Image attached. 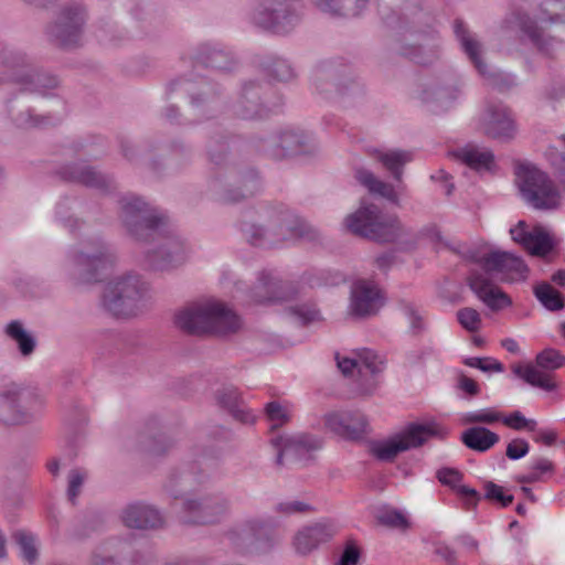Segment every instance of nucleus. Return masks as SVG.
<instances>
[{
  "mask_svg": "<svg viewBox=\"0 0 565 565\" xmlns=\"http://www.w3.org/2000/svg\"><path fill=\"white\" fill-rule=\"evenodd\" d=\"M119 217L134 239L153 245L145 252L149 268L169 270L185 260L186 245L162 210L127 193L119 199Z\"/></svg>",
  "mask_w": 565,
  "mask_h": 565,
  "instance_id": "f257e3e1",
  "label": "nucleus"
},
{
  "mask_svg": "<svg viewBox=\"0 0 565 565\" xmlns=\"http://www.w3.org/2000/svg\"><path fill=\"white\" fill-rule=\"evenodd\" d=\"M507 22L541 54L553 56L565 42V0H514Z\"/></svg>",
  "mask_w": 565,
  "mask_h": 565,
  "instance_id": "f03ea898",
  "label": "nucleus"
},
{
  "mask_svg": "<svg viewBox=\"0 0 565 565\" xmlns=\"http://www.w3.org/2000/svg\"><path fill=\"white\" fill-rule=\"evenodd\" d=\"M205 129L209 134L205 153L209 162L217 169L209 186L217 200L223 203H237L258 192L262 185L258 173L253 168H239L228 157L230 137L220 125L212 122Z\"/></svg>",
  "mask_w": 565,
  "mask_h": 565,
  "instance_id": "7ed1b4c3",
  "label": "nucleus"
},
{
  "mask_svg": "<svg viewBox=\"0 0 565 565\" xmlns=\"http://www.w3.org/2000/svg\"><path fill=\"white\" fill-rule=\"evenodd\" d=\"M0 84L15 83L24 92L47 96L60 83L55 75L38 68L21 43L10 39H0Z\"/></svg>",
  "mask_w": 565,
  "mask_h": 565,
  "instance_id": "20e7f679",
  "label": "nucleus"
},
{
  "mask_svg": "<svg viewBox=\"0 0 565 565\" xmlns=\"http://www.w3.org/2000/svg\"><path fill=\"white\" fill-rule=\"evenodd\" d=\"M175 326L191 335H228L239 330V316L226 303L216 299L192 302L174 316Z\"/></svg>",
  "mask_w": 565,
  "mask_h": 565,
  "instance_id": "39448f33",
  "label": "nucleus"
},
{
  "mask_svg": "<svg viewBox=\"0 0 565 565\" xmlns=\"http://www.w3.org/2000/svg\"><path fill=\"white\" fill-rule=\"evenodd\" d=\"M268 228L255 223L243 222L241 231L246 241L258 247H276L292 239L316 241L318 232L294 211L279 205L266 212Z\"/></svg>",
  "mask_w": 565,
  "mask_h": 565,
  "instance_id": "423d86ee",
  "label": "nucleus"
},
{
  "mask_svg": "<svg viewBox=\"0 0 565 565\" xmlns=\"http://www.w3.org/2000/svg\"><path fill=\"white\" fill-rule=\"evenodd\" d=\"M348 230L361 237L379 243L405 244V249L415 245V237L396 215L384 214L373 203H362L360 209L345 218Z\"/></svg>",
  "mask_w": 565,
  "mask_h": 565,
  "instance_id": "0eeeda50",
  "label": "nucleus"
},
{
  "mask_svg": "<svg viewBox=\"0 0 565 565\" xmlns=\"http://www.w3.org/2000/svg\"><path fill=\"white\" fill-rule=\"evenodd\" d=\"M46 403L44 393L30 385L0 380V424L12 426L34 420Z\"/></svg>",
  "mask_w": 565,
  "mask_h": 565,
  "instance_id": "6e6552de",
  "label": "nucleus"
},
{
  "mask_svg": "<svg viewBox=\"0 0 565 565\" xmlns=\"http://www.w3.org/2000/svg\"><path fill=\"white\" fill-rule=\"evenodd\" d=\"M114 263V254L100 237H88L66 253L65 269L77 284L96 282Z\"/></svg>",
  "mask_w": 565,
  "mask_h": 565,
  "instance_id": "1a4fd4ad",
  "label": "nucleus"
},
{
  "mask_svg": "<svg viewBox=\"0 0 565 565\" xmlns=\"http://www.w3.org/2000/svg\"><path fill=\"white\" fill-rule=\"evenodd\" d=\"M302 18L300 0H258L249 13V20L255 26L279 36L291 34Z\"/></svg>",
  "mask_w": 565,
  "mask_h": 565,
  "instance_id": "9d476101",
  "label": "nucleus"
},
{
  "mask_svg": "<svg viewBox=\"0 0 565 565\" xmlns=\"http://www.w3.org/2000/svg\"><path fill=\"white\" fill-rule=\"evenodd\" d=\"M375 159L392 174L397 182L396 188L380 180L372 171L364 168L355 170V179L371 193L379 194L391 203L399 205V194L405 190V184L402 181L403 169L413 160V153L406 150L376 151Z\"/></svg>",
  "mask_w": 565,
  "mask_h": 565,
  "instance_id": "9b49d317",
  "label": "nucleus"
},
{
  "mask_svg": "<svg viewBox=\"0 0 565 565\" xmlns=\"http://www.w3.org/2000/svg\"><path fill=\"white\" fill-rule=\"evenodd\" d=\"M147 292L148 286L138 275H124L106 285L102 305L115 317H132L140 311Z\"/></svg>",
  "mask_w": 565,
  "mask_h": 565,
  "instance_id": "f8f14e48",
  "label": "nucleus"
},
{
  "mask_svg": "<svg viewBox=\"0 0 565 565\" xmlns=\"http://www.w3.org/2000/svg\"><path fill=\"white\" fill-rule=\"evenodd\" d=\"M520 192L536 210H555L561 205V192L548 175L531 164H520L515 171Z\"/></svg>",
  "mask_w": 565,
  "mask_h": 565,
  "instance_id": "ddd939ff",
  "label": "nucleus"
},
{
  "mask_svg": "<svg viewBox=\"0 0 565 565\" xmlns=\"http://www.w3.org/2000/svg\"><path fill=\"white\" fill-rule=\"evenodd\" d=\"M435 436L444 437V429L437 424H409L390 438L373 443L370 451L376 459L390 462L401 452L420 447Z\"/></svg>",
  "mask_w": 565,
  "mask_h": 565,
  "instance_id": "4468645a",
  "label": "nucleus"
},
{
  "mask_svg": "<svg viewBox=\"0 0 565 565\" xmlns=\"http://www.w3.org/2000/svg\"><path fill=\"white\" fill-rule=\"evenodd\" d=\"M310 81L313 89L327 98L332 94L345 97L362 90L360 83L350 76L349 67L341 60L318 62L311 71Z\"/></svg>",
  "mask_w": 565,
  "mask_h": 565,
  "instance_id": "2eb2a0df",
  "label": "nucleus"
},
{
  "mask_svg": "<svg viewBox=\"0 0 565 565\" xmlns=\"http://www.w3.org/2000/svg\"><path fill=\"white\" fill-rule=\"evenodd\" d=\"M281 105L282 98L269 85L264 88L257 82L247 81L231 105V109L235 116L243 119H256L277 113Z\"/></svg>",
  "mask_w": 565,
  "mask_h": 565,
  "instance_id": "dca6fc26",
  "label": "nucleus"
},
{
  "mask_svg": "<svg viewBox=\"0 0 565 565\" xmlns=\"http://www.w3.org/2000/svg\"><path fill=\"white\" fill-rule=\"evenodd\" d=\"M234 297L247 303L269 306L291 300L297 295L296 287L282 281L270 270H263L257 276L253 288L247 289L243 281H235Z\"/></svg>",
  "mask_w": 565,
  "mask_h": 565,
  "instance_id": "f3484780",
  "label": "nucleus"
},
{
  "mask_svg": "<svg viewBox=\"0 0 565 565\" xmlns=\"http://www.w3.org/2000/svg\"><path fill=\"white\" fill-rule=\"evenodd\" d=\"M454 33L459 41L460 46L470 62L473 64L478 73L491 85L500 92L508 90L516 86V76L501 71H491L481 58V43L469 31L465 22L456 19L454 22Z\"/></svg>",
  "mask_w": 565,
  "mask_h": 565,
  "instance_id": "a211bd4d",
  "label": "nucleus"
},
{
  "mask_svg": "<svg viewBox=\"0 0 565 565\" xmlns=\"http://www.w3.org/2000/svg\"><path fill=\"white\" fill-rule=\"evenodd\" d=\"M182 92L190 94L191 110L194 119L188 124H205L223 113L224 102L207 82H202L198 93L192 90V82L183 78L172 81L168 85V94Z\"/></svg>",
  "mask_w": 565,
  "mask_h": 565,
  "instance_id": "6ab92c4d",
  "label": "nucleus"
},
{
  "mask_svg": "<svg viewBox=\"0 0 565 565\" xmlns=\"http://www.w3.org/2000/svg\"><path fill=\"white\" fill-rule=\"evenodd\" d=\"M86 12L78 2L63 6L55 21L46 26L47 39L64 49L75 47L81 44Z\"/></svg>",
  "mask_w": 565,
  "mask_h": 565,
  "instance_id": "aec40b11",
  "label": "nucleus"
},
{
  "mask_svg": "<svg viewBox=\"0 0 565 565\" xmlns=\"http://www.w3.org/2000/svg\"><path fill=\"white\" fill-rule=\"evenodd\" d=\"M536 365H515L513 373L527 384L546 392L557 388L554 375L545 371H554L565 364V356L559 351L548 348L541 351L535 358Z\"/></svg>",
  "mask_w": 565,
  "mask_h": 565,
  "instance_id": "412c9836",
  "label": "nucleus"
},
{
  "mask_svg": "<svg viewBox=\"0 0 565 565\" xmlns=\"http://www.w3.org/2000/svg\"><path fill=\"white\" fill-rule=\"evenodd\" d=\"M228 510V501L221 494L186 498L182 504L181 520L186 524L217 522Z\"/></svg>",
  "mask_w": 565,
  "mask_h": 565,
  "instance_id": "4be33fe9",
  "label": "nucleus"
},
{
  "mask_svg": "<svg viewBox=\"0 0 565 565\" xmlns=\"http://www.w3.org/2000/svg\"><path fill=\"white\" fill-rule=\"evenodd\" d=\"M480 266L486 277L501 281L524 280L527 274L523 259L508 252L498 250L484 255L480 259Z\"/></svg>",
  "mask_w": 565,
  "mask_h": 565,
  "instance_id": "5701e85b",
  "label": "nucleus"
},
{
  "mask_svg": "<svg viewBox=\"0 0 565 565\" xmlns=\"http://www.w3.org/2000/svg\"><path fill=\"white\" fill-rule=\"evenodd\" d=\"M270 445L277 451L276 462L284 463L287 461H300L308 458L309 452L321 448V439L307 435H273L269 439Z\"/></svg>",
  "mask_w": 565,
  "mask_h": 565,
  "instance_id": "b1692460",
  "label": "nucleus"
},
{
  "mask_svg": "<svg viewBox=\"0 0 565 565\" xmlns=\"http://www.w3.org/2000/svg\"><path fill=\"white\" fill-rule=\"evenodd\" d=\"M268 151L276 159L309 154L315 150L312 137L298 128H284L268 140Z\"/></svg>",
  "mask_w": 565,
  "mask_h": 565,
  "instance_id": "393cba45",
  "label": "nucleus"
},
{
  "mask_svg": "<svg viewBox=\"0 0 565 565\" xmlns=\"http://www.w3.org/2000/svg\"><path fill=\"white\" fill-rule=\"evenodd\" d=\"M460 82L449 74L441 81H431L422 86L418 98L425 104L435 105L434 110H446L460 95Z\"/></svg>",
  "mask_w": 565,
  "mask_h": 565,
  "instance_id": "a878e982",
  "label": "nucleus"
},
{
  "mask_svg": "<svg viewBox=\"0 0 565 565\" xmlns=\"http://www.w3.org/2000/svg\"><path fill=\"white\" fill-rule=\"evenodd\" d=\"M480 129L494 139H509L515 134L512 114L502 104H490L480 117Z\"/></svg>",
  "mask_w": 565,
  "mask_h": 565,
  "instance_id": "bb28decb",
  "label": "nucleus"
},
{
  "mask_svg": "<svg viewBox=\"0 0 565 565\" xmlns=\"http://www.w3.org/2000/svg\"><path fill=\"white\" fill-rule=\"evenodd\" d=\"M324 425L335 435L351 440L361 439L365 434V416L358 411H338L324 416Z\"/></svg>",
  "mask_w": 565,
  "mask_h": 565,
  "instance_id": "cd10ccee",
  "label": "nucleus"
},
{
  "mask_svg": "<svg viewBox=\"0 0 565 565\" xmlns=\"http://www.w3.org/2000/svg\"><path fill=\"white\" fill-rule=\"evenodd\" d=\"M335 533L337 526L332 521L321 520L301 527L294 537V546L297 553L307 555L330 541Z\"/></svg>",
  "mask_w": 565,
  "mask_h": 565,
  "instance_id": "c85d7f7f",
  "label": "nucleus"
},
{
  "mask_svg": "<svg viewBox=\"0 0 565 565\" xmlns=\"http://www.w3.org/2000/svg\"><path fill=\"white\" fill-rule=\"evenodd\" d=\"M468 285L477 297L492 311H500L512 305L509 295L493 286L489 277H486L479 270L470 273Z\"/></svg>",
  "mask_w": 565,
  "mask_h": 565,
  "instance_id": "c756f323",
  "label": "nucleus"
},
{
  "mask_svg": "<svg viewBox=\"0 0 565 565\" xmlns=\"http://www.w3.org/2000/svg\"><path fill=\"white\" fill-rule=\"evenodd\" d=\"M193 58L199 65L221 72L232 71L236 65V57L232 50L218 42L201 43Z\"/></svg>",
  "mask_w": 565,
  "mask_h": 565,
  "instance_id": "7c9ffc66",
  "label": "nucleus"
},
{
  "mask_svg": "<svg viewBox=\"0 0 565 565\" xmlns=\"http://www.w3.org/2000/svg\"><path fill=\"white\" fill-rule=\"evenodd\" d=\"M57 174L62 180L83 184L100 191H109L113 188V179L102 174L84 163H72L62 167Z\"/></svg>",
  "mask_w": 565,
  "mask_h": 565,
  "instance_id": "2f4dec72",
  "label": "nucleus"
},
{
  "mask_svg": "<svg viewBox=\"0 0 565 565\" xmlns=\"http://www.w3.org/2000/svg\"><path fill=\"white\" fill-rule=\"evenodd\" d=\"M382 306L379 288L365 280L354 284L351 297V311L356 317L375 315Z\"/></svg>",
  "mask_w": 565,
  "mask_h": 565,
  "instance_id": "473e14b6",
  "label": "nucleus"
},
{
  "mask_svg": "<svg viewBox=\"0 0 565 565\" xmlns=\"http://www.w3.org/2000/svg\"><path fill=\"white\" fill-rule=\"evenodd\" d=\"M126 526L132 529H158L163 524L160 511L150 504L135 502L125 508L121 514Z\"/></svg>",
  "mask_w": 565,
  "mask_h": 565,
  "instance_id": "72a5a7b5",
  "label": "nucleus"
},
{
  "mask_svg": "<svg viewBox=\"0 0 565 565\" xmlns=\"http://www.w3.org/2000/svg\"><path fill=\"white\" fill-rule=\"evenodd\" d=\"M450 154L457 161L480 174L493 172L495 169L493 152L473 143L457 148Z\"/></svg>",
  "mask_w": 565,
  "mask_h": 565,
  "instance_id": "f704fd0d",
  "label": "nucleus"
},
{
  "mask_svg": "<svg viewBox=\"0 0 565 565\" xmlns=\"http://www.w3.org/2000/svg\"><path fill=\"white\" fill-rule=\"evenodd\" d=\"M398 12L393 11L392 14H385L382 11V17L387 25H396L401 29L414 28L429 20V17L422 9L420 0H405L398 7Z\"/></svg>",
  "mask_w": 565,
  "mask_h": 565,
  "instance_id": "c9c22d12",
  "label": "nucleus"
},
{
  "mask_svg": "<svg viewBox=\"0 0 565 565\" xmlns=\"http://www.w3.org/2000/svg\"><path fill=\"white\" fill-rule=\"evenodd\" d=\"M436 478L438 481L452 489L461 499L463 500V504L467 510L473 509L477 507L478 502L481 499L480 493L470 488L468 486L460 484L463 478V475L455 469V468H440L436 472Z\"/></svg>",
  "mask_w": 565,
  "mask_h": 565,
  "instance_id": "e433bc0d",
  "label": "nucleus"
},
{
  "mask_svg": "<svg viewBox=\"0 0 565 565\" xmlns=\"http://www.w3.org/2000/svg\"><path fill=\"white\" fill-rule=\"evenodd\" d=\"M6 110L12 122L19 128H44L60 121V118L52 116H35L31 108L20 104L15 106L12 99L7 100Z\"/></svg>",
  "mask_w": 565,
  "mask_h": 565,
  "instance_id": "4c0bfd02",
  "label": "nucleus"
},
{
  "mask_svg": "<svg viewBox=\"0 0 565 565\" xmlns=\"http://www.w3.org/2000/svg\"><path fill=\"white\" fill-rule=\"evenodd\" d=\"M4 334L15 343L20 356L30 360L38 349V339L28 330L21 320H11L3 330Z\"/></svg>",
  "mask_w": 565,
  "mask_h": 565,
  "instance_id": "58836bf2",
  "label": "nucleus"
},
{
  "mask_svg": "<svg viewBox=\"0 0 565 565\" xmlns=\"http://www.w3.org/2000/svg\"><path fill=\"white\" fill-rule=\"evenodd\" d=\"M269 523L262 519H252L235 526L230 533V540L237 546H249L267 536Z\"/></svg>",
  "mask_w": 565,
  "mask_h": 565,
  "instance_id": "ea45409f",
  "label": "nucleus"
},
{
  "mask_svg": "<svg viewBox=\"0 0 565 565\" xmlns=\"http://www.w3.org/2000/svg\"><path fill=\"white\" fill-rule=\"evenodd\" d=\"M216 399L218 405L226 409L234 419L243 424L254 423L255 416L250 409L245 406L237 388L233 386L223 387L217 392Z\"/></svg>",
  "mask_w": 565,
  "mask_h": 565,
  "instance_id": "a19ab883",
  "label": "nucleus"
},
{
  "mask_svg": "<svg viewBox=\"0 0 565 565\" xmlns=\"http://www.w3.org/2000/svg\"><path fill=\"white\" fill-rule=\"evenodd\" d=\"M319 11L332 17L353 18L362 13L370 0H309Z\"/></svg>",
  "mask_w": 565,
  "mask_h": 565,
  "instance_id": "79ce46f5",
  "label": "nucleus"
},
{
  "mask_svg": "<svg viewBox=\"0 0 565 565\" xmlns=\"http://www.w3.org/2000/svg\"><path fill=\"white\" fill-rule=\"evenodd\" d=\"M260 70L278 82H289L297 77L292 63L280 55L267 54L259 61Z\"/></svg>",
  "mask_w": 565,
  "mask_h": 565,
  "instance_id": "37998d69",
  "label": "nucleus"
},
{
  "mask_svg": "<svg viewBox=\"0 0 565 565\" xmlns=\"http://www.w3.org/2000/svg\"><path fill=\"white\" fill-rule=\"evenodd\" d=\"M461 443L469 449L486 452L497 445L500 436L483 426H473L462 431Z\"/></svg>",
  "mask_w": 565,
  "mask_h": 565,
  "instance_id": "c03bdc74",
  "label": "nucleus"
},
{
  "mask_svg": "<svg viewBox=\"0 0 565 565\" xmlns=\"http://www.w3.org/2000/svg\"><path fill=\"white\" fill-rule=\"evenodd\" d=\"M402 54L417 64L429 65L439 57V44L431 38V43L406 46Z\"/></svg>",
  "mask_w": 565,
  "mask_h": 565,
  "instance_id": "a18cd8bd",
  "label": "nucleus"
},
{
  "mask_svg": "<svg viewBox=\"0 0 565 565\" xmlns=\"http://www.w3.org/2000/svg\"><path fill=\"white\" fill-rule=\"evenodd\" d=\"M202 482V475L196 471L194 465L173 473L169 480L168 489L171 494L177 499L179 494L174 491V487H180L181 492L192 490L195 484Z\"/></svg>",
  "mask_w": 565,
  "mask_h": 565,
  "instance_id": "49530a36",
  "label": "nucleus"
},
{
  "mask_svg": "<svg viewBox=\"0 0 565 565\" xmlns=\"http://www.w3.org/2000/svg\"><path fill=\"white\" fill-rule=\"evenodd\" d=\"M524 248L533 256L543 257L554 248V242L548 233L536 227L527 235Z\"/></svg>",
  "mask_w": 565,
  "mask_h": 565,
  "instance_id": "de8ad7c7",
  "label": "nucleus"
},
{
  "mask_svg": "<svg viewBox=\"0 0 565 565\" xmlns=\"http://www.w3.org/2000/svg\"><path fill=\"white\" fill-rule=\"evenodd\" d=\"M534 295L550 311L561 310L565 306V299L562 294L547 282L536 285L534 287Z\"/></svg>",
  "mask_w": 565,
  "mask_h": 565,
  "instance_id": "09e8293b",
  "label": "nucleus"
},
{
  "mask_svg": "<svg viewBox=\"0 0 565 565\" xmlns=\"http://www.w3.org/2000/svg\"><path fill=\"white\" fill-rule=\"evenodd\" d=\"M13 539L20 548L21 558L29 565H33L39 556L35 536L26 531H17Z\"/></svg>",
  "mask_w": 565,
  "mask_h": 565,
  "instance_id": "8fccbe9b",
  "label": "nucleus"
},
{
  "mask_svg": "<svg viewBox=\"0 0 565 565\" xmlns=\"http://www.w3.org/2000/svg\"><path fill=\"white\" fill-rule=\"evenodd\" d=\"M501 423L510 429L516 431H536L537 422L533 418H526L522 412L513 411L501 415Z\"/></svg>",
  "mask_w": 565,
  "mask_h": 565,
  "instance_id": "3c124183",
  "label": "nucleus"
},
{
  "mask_svg": "<svg viewBox=\"0 0 565 565\" xmlns=\"http://www.w3.org/2000/svg\"><path fill=\"white\" fill-rule=\"evenodd\" d=\"M73 203L74 202H71L68 199L58 202L56 206V218L70 231V233L75 234L84 223L68 214L73 209Z\"/></svg>",
  "mask_w": 565,
  "mask_h": 565,
  "instance_id": "603ef678",
  "label": "nucleus"
},
{
  "mask_svg": "<svg viewBox=\"0 0 565 565\" xmlns=\"http://www.w3.org/2000/svg\"><path fill=\"white\" fill-rule=\"evenodd\" d=\"M502 413L494 408H482L478 411L468 412L463 415L462 420L466 424H488L492 425L501 422Z\"/></svg>",
  "mask_w": 565,
  "mask_h": 565,
  "instance_id": "864d4df0",
  "label": "nucleus"
},
{
  "mask_svg": "<svg viewBox=\"0 0 565 565\" xmlns=\"http://www.w3.org/2000/svg\"><path fill=\"white\" fill-rule=\"evenodd\" d=\"M457 320L459 324L468 332H478L482 326L480 313L470 307L461 308L457 311Z\"/></svg>",
  "mask_w": 565,
  "mask_h": 565,
  "instance_id": "5fc2aeb1",
  "label": "nucleus"
},
{
  "mask_svg": "<svg viewBox=\"0 0 565 565\" xmlns=\"http://www.w3.org/2000/svg\"><path fill=\"white\" fill-rule=\"evenodd\" d=\"M359 373L363 370L375 374L382 370L383 362L379 359L377 354L369 349H362L358 352Z\"/></svg>",
  "mask_w": 565,
  "mask_h": 565,
  "instance_id": "6e6d98bb",
  "label": "nucleus"
},
{
  "mask_svg": "<svg viewBox=\"0 0 565 565\" xmlns=\"http://www.w3.org/2000/svg\"><path fill=\"white\" fill-rule=\"evenodd\" d=\"M376 519L379 523L390 526L404 529L408 526L406 516L396 509H385L377 513Z\"/></svg>",
  "mask_w": 565,
  "mask_h": 565,
  "instance_id": "4d7b16f0",
  "label": "nucleus"
},
{
  "mask_svg": "<svg viewBox=\"0 0 565 565\" xmlns=\"http://www.w3.org/2000/svg\"><path fill=\"white\" fill-rule=\"evenodd\" d=\"M268 420L271 423V429H277L289 420L288 411L278 402H270L265 407Z\"/></svg>",
  "mask_w": 565,
  "mask_h": 565,
  "instance_id": "13d9d810",
  "label": "nucleus"
},
{
  "mask_svg": "<svg viewBox=\"0 0 565 565\" xmlns=\"http://www.w3.org/2000/svg\"><path fill=\"white\" fill-rule=\"evenodd\" d=\"M289 313L298 321L300 324L306 326L310 322H313L319 319V311L315 306L311 305H300L289 308Z\"/></svg>",
  "mask_w": 565,
  "mask_h": 565,
  "instance_id": "bf43d9fd",
  "label": "nucleus"
},
{
  "mask_svg": "<svg viewBox=\"0 0 565 565\" xmlns=\"http://www.w3.org/2000/svg\"><path fill=\"white\" fill-rule=\"evenodd\" d=\"M465 364L482 372H502L503 364L493 358H467Z\"/></svg>",
  "mask_w": 565,
  "mask_h": 565,
  "instance_id": "052dcab7",
  "label": "nucleus"
},
{
  "mask_svg": "<svg viewBox=\"0 0 565 565\" xmlns=\"http://www.w3.org/2000/svg\"><path fill=\"white\" fill-rule=\"evenodd\" d=\"M484 498L490 501H497L501 507L507 508L513 502L512 494H504L502 487L489 481L484 484Z\"/></svg>",
  "mask_w": 565,
  "mask_h": 565,
  "instance_id": "680f3d73",
  "label": "nucleus"
},
{
  "mask_svg": "<svg viewBox=\"0 0 565 565\" xmlns=\"http://www.w3.org/2000/svg\"><path fill=\"white\" fill-rule=\"evenodd\" d=\"M85 478L86 473L79 469H73L68 473L67 497L73 504L81 492Z\"/></svg>",
  "mask_w": 565,
  "mask_h": 565,
  "instance_id": "e2e57ef3",
  "label": "nucleus"
},
{
  "mask_svg": "<svg viewBox=\"0 0 565 565\" xmlns=\"http://www.w3.org/2000/svg\"><path fill=\"white\" fill-rule=\"evenodd\" d=\"M275 511L284 515H292L310 512L312 511V508L306 502L294 500L278 503Z\"/></svg>",
  "mask_w": 565,
  "mask_h": 565,
  "instance_id": "0e129e2a",
  "label": "nucleus"
},
{
  "mask_svg": "<svg viewBox=\"0 0 565 565\" xmlns=\"http://www.w3.org/2000/svg\"><path fill=\"white\" fill-rule=\"evenodd\" d=\"M529 451V443L523 438H515L508 444L505 455L511 460H519L525 457Z\"/></svg>",
  "mask_w": 565,
  "mask_h": 565,
  "instance_id": "69168bd1",
  "label": "nucleus"
},
{
  "mask_svg": "<svg viewBox=\"0 0 565 565\" xmlns=\"http://www.w3.org/2000/svg\"><path fill=\"white\" fill-rule=\"evenodd\" d=\"M99 546L93 553L92 564L93 565H120V563L110 554L109 545Z\"/></svg>",
  "mask_w": 565,
  "mask_h": 565,
  "instance_id": "338daca9",
  "label": "nucleus"
},
{
  "mask_svg": "<svg viewBox=\"0 0 565 565\" xmlns=\"http://www.w3.org/2000/svg\"><path fill=\"white\" fill-rule=\"evenodd\" d=\"M359 557V548L354 544L348 543L339 559L338 565H358Z\"/></svg>",
  "mask_w": 565,
  "mask_h": 565,
  "instance_id": "774afa93",
  "label": "nucleus"
}]
</instances>
